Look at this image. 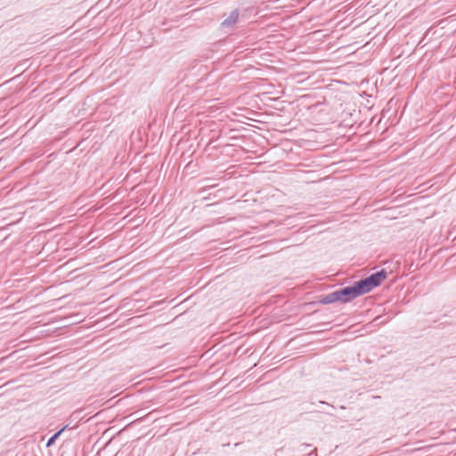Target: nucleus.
Wrapping results in <instances>:
<instances>
[{"label": "nucleus", "mask_w": 456, "mask_h": 456, "mask_svg": "<svg viewBox=\"0 0 456 456\" xmlns=\"http://www.w3.org/2000/svg\"><path fill=\"white\" fill-rule=\"evenodd\" d=\"M387 279V273L382 270L370 277L355 282L353 286L338 290L339 302L346 303L350 300L371 291Z\"/></svg>", "instance_id": "obj_1"}, {"label": "nucleus", "mask_w": 456, "mask_h": 456, "mask_svg": "<svg viewBox=\"0 0 456 456\" xmlns=\"http://www.w3.org/2000/svg\"><path fill=\"white\" fill-rule=\"evenodd\" d=\"M320 302L322 304H331V303H335V302H339V297H338V290L325 296L324 297H322L320 300Z\"/></svg>", "instance_id": "obj_2"}, {"label": "nucleus", "mask_w": 456, "mask_h": 456, "mask_svg": "<svg viewBox=\"0 0 456 456\" xmlns=\"http://www.w3.org/2000/svg\"><path fill=\"white\" fill-rule=\"evenodd\" d=\"M239 13L237 11H234L231 13V15L225 19L223 22V25L224 26H232L235 24L238 20Z\"/></svg>", "instance_id": "obj_3"}, {"label": "nucleus", "mask_w": 456, "mask_h": 456, "mask_svg": "<svg viewBox=\"0 0 456 456\" xmlns=\"http://www.w3.org/2000/svg\"><path fill=\"white\" fill-rule=\"evenodd\" d=\"M64 428L61 429L59 432H57L55 435H53L47 442L46 446H51L54 441L58 438V436L61 435V433L63 431Z\"/></svg>", "instance_id": "obj_4"}]
</instances>
